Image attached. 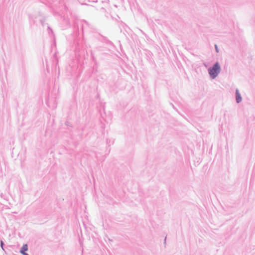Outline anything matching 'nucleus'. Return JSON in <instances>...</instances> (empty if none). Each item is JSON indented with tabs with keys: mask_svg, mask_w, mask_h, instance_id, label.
<instances>
[{
	"mask_svg": "<svg viewBox=\"0 0 255 255\" xmlns=\"http://www.w3.org/2000/svg\"><path fill=\"white\" fill-rule=\"evenodd\" d=\"M74 27L75 30L78 33V34H79L80 29H81L83 39L85 34L88 33L93 34L96 29L93 24L84 19H77L75 20Z\"/></svg>",
	"mask_w": 255,
	"mask_h": 255,
	"instance_id": "nucleus-1",
	"label": "nucleus"
},
{
	"mask_svg": "<svg viewBox=\"0 0 255 255\" xmlns=\"http://www.w3.org/2000/svg\"><path fill=\"white\" fill-rule=\"evenodd\" d=\"M221 70L220 63L218 62H215L212 67L208 69L210 78L212 79L216 78L220 73Z\"/></svg>",
	"mask_w": 255,
	"mask_h": 255,
	"instance_id": "nucleus-2",
	"label": "nucleus"
},
{
	"mask_svg": "<svg viewBox=\"0 0 255 255\" xmlns=\"http://www.w3.org/2000/svg\"><path fill=\"white\" fill-rule=\"evenodd\" d=\"M92 36L101 42L105 43L106 44L111 46H114V44L111 41L109 40L107 37L102 35L98 32H97L96 30L92 34Z\"/></svg>",
	"mask_w": 255,
	"mask_h": 255,
	"instance_id": "nucleus-3",
	"label": "nucleus"
},
{
	"mask_svg": "<svg viewBox=\"0 0 255 255\" xmlns=\"http://www.w3.org/2000/svg\"><path fill=\"white\" fill-rule=\"evenodd\" d=\"M31 20H32L33 23H36L37 20H39L42 26H44L45 18L43 16H31Z\"/></svg>",
	"mask_w": 255,
	"mask_h": 255,
	"instance_id": "nucleus-4",
	"label": "nucleus"
},
{
	"mask_svg": "<svg viewBox=\"0 0 255 255\" xmlns=\"http://www.w3.org/2000/svg\"><path fill=\"white\" fill-rule=\"evenodd\" d=\"M235 95H236V101L237 103L239 104L242 101V98L241 95L240 94L239 91L238 89H237L236 90Z\"/></svg>",
	"mask_w": 255,
	"mask_h": 255,
	"instance_id": "nucleus-5",
	"label": "nucleus"
},
{
	"mask_svg": "<svg viewBox=\"0 0 255 255\" xmlns=\"http://www.w3.org/2000/svg\"><path fill=\"white\" fill-rule=\"evenodd\" d=\"M28 250V246L27 244H24L20 250V253L22 255L26 253V252Z\"/></svg>",
	"mask_w": 255,
	"mask_h": 255,
	"instance_id": "nucleus-6",
	"label": "nucleus"
},
{
	"mask_svg": "<svg viewBox=\"0 0 255 255\" xmlns=\"http://www.w3.org/2000/svg\"><path fill=\"white\" fill-rule=\"evenodd\" d=\"M86 1L92 2V3H100L104 4V1L103 0H85Z\"/></svg>",
	"mask_w": 255,
	"mask_h": 255,
	"instance_id": "nucleus-7",
	"label": "nucleus"
},
{
	"mask_svg": "<svg viewBox=\"0 0 255 255\" xmlns=\"http://www.w3.org/2000/svg\"><path fill=\"white\" fill-rule=\"evenodd\" d=\"M91 57H92V59L93 60V61H95V55H94V52L91 51Z\"/></svg>",
	"mask_w": 255,
	"mask_h": 255,
	"instance_id": "nucleus-8",
	"label": "nucleus"
},
{
	"mask_svg": "<svg viewBox=\"0 0 255 255\" xmlns=\"http://www.w3.org/2000/svg\"><path fill=\"white\" fill-rule=\"evenodd\" d=\"M4 242H3V241L0 240V246L1 248L3 249V247H4Z\"/></svg>",
	"mask_w": 255,
	"mask_h": 255,
	"instance_id": "nucleus-9",
	"label": "nucleus"
},
{
	"mask_svg": "<svg viewBox=\"0 0 255 255\" xmlns=\"http://www.w3.org/2000/svg\"><path fill=\"white\" fill-rule=\"evenodd\" d=\"M65 20H66V23H67V26H70V22H69V20H68V19H65Z\"/></svg>",
	"mask_w": 255,
	"mask_h": 255,
	"instance_id": "nucleus-10",
	"label": "nucleus"
},
{
	"mask_svg": "<svg viewBox=\"0 0 255 255\" xmlns=\"http://www.w3.org/2000/svg\"><path fill=\"white\" fill-rule=\"evenodd\" d=\"M215 47L216 51L217 52H219V49H218V46H217V45L216 44L215 45Z\"/></svg>",
	"mask_w": 255,
	"mask_h": 255,
	"instance_id": "nucleus-11",
	"label": "nucleus"
},
{
	"mask_svg": "<svg viewBox=\"0 0 255 255\" xmlns=\"http://www.w3.org/2000/svg\"><path fill=\"white\" fill-rule=\"evenodd\" d=\"M48 30L49 33H50V32H51V33H53V31H52V29H51L50 27L49 26H48Z\"/></svg>",
	"mask_w": 255,
	"mask_h": 255,
	"instance_id": "nucleus-12",
	"label": "nucleus"
},
{
	"mask_svg": "<svg viewBox=\"0 0 255 255\" xmlns=\"http://www.w3.org/2000/svg\"><path fill=\"white\" fill-rule=\"evenodd\" d=\"M64 8H65V10L66 11H67V10H68V8H67V7L66 6H64Z\"/></svg>",
	"mask_w": 255,
	"mask_h": 255,
	"instance_id": "nucleus-13",
	"label": "nucleus"
},
{
	"mask_svg": "<svg viewBox=\"0 0 255 255\" xmlns=\"http://www.w3.org/2000/svg\"><path fill=\"white\" fill-rule=\"evenodd\" d=\"M2 250H3V251H4V252L5 254H6V251H5V249H4V247H3V249H2Z\"/></svg>",
	"mask_w": 255,
	"mask_h": 255,
	"instance_id": "nucleus-14",
	"label": "nucleus"
},
{
	"mask_svg": "<svg viewBox=\"0 0 255 255\" xmlns=\"http://www.w3.org/2000/svg\"><path fill=\"white\" fill-rule=\"evenodd\" d=\"M100 48H101L100 47H96V49L98 50H100Z\"/></svg>",
	"mask_w": 255,
	"mask_h": 255,
	"instance_id": "nucleus-15",
	"label": "nucleus"
},
{
	"mask_svg": "<svg viewBox=\"0 0 255 255\" xmlns=\"http://www.w3.org/2000/svg\"><path fill=\"white\" fill-rule=\"evenodd\" d=\"M22 255H29L27 253H26L23 254Z\"/></svg>",
	"mask_w": 255,
	"mask_h": 255,
	"instance_id": "nucleus-16",
	"label": "nucleus"
},
{
	"mask_svg": "<svg viewBox=\"0 0 255 255\" xmlns=\"http://www.w3.org/2000/svg\"><path fill=\"white\" fill-rule=\"evenodd\" d=\"M166 238H165L164 239V244H166Z\"/></svg>",
	"mask_w": 255,
	"mask_h": 255,
	"instance_id": "nucleus-17",
	"label": "nucleus"
},
{
	"mask_svg": "<svg viewBox=\"0 0 255 255\" xmlns=\"http://www.w3.org/2000/svg\"><path fill=\"white\" fill-rule=\"evenodd\" d=\"M101 9H104V7L103 6L101 7Z\"/></svg>",
	"mask_w": 255,
	"mask_h": 255,
	"instance_id": "nucleus-18",
	"label": "nucleus"
},
{
	"mask_svg": "<svg viewBox=\"0 0 255 255\" xmlns=\"http://www.w3.org/2000/svg\"><path fill=\"white\" fill-rule=\"evenodd\" d=\"M172 106L173 107V108H174V106L173 105H172Z\"/></svg>",
	"mask_w": 255,
	"mask_h": 255,
	"instance_id": "nucleus-19",
	"label": "nucleus"
},
{
	"mask_svg": "<svg viewBox=\"0 0 255 255\" xmlns=\"http://www.w3.org/2000/svg\"><path fill=\"white\" fill-rule=\"evenodd\" d=\"M172 106L173 107V108H174V106L173 105H172Z\"/></svg>",
	"mask_w": 255,
	"mask_h": 255,
	"instance_id": "nucleus-20",
	"label": "nucleus"
},
{
	"mask_svg": "<svg viewBox=\"0 0 255 255\" xmlns=\"http://www.w3.org/2000/svg\"><path fill=\"white\" fill-rule=\"evenodd\" d=\"M172 106L173 107V108H174V106L173 105H172Z\"/></svg>",
	"mask_w": 255,
	"mask_h": 255,
	"instance_id": "nucleus-21",
	"label": "nucleus"
}]
</instances>
